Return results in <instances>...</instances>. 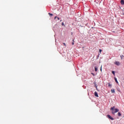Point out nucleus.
Returning a JSON list of instances; mask_svg holds the SVG:
<instances>
[{
  "instance_id": "obj_1",
  "label": "nucleus",
  "mask_w": 124,
  "mask_h": 124,
  "mask_svg": "<svg viewBox=\"0 0 124 124\" xmlns=\"http://www.w3.org/2000/svg\"><path fill=\"white\" fill-rule=\"evenodd\" d=\"M110 110L112 111L111 113L112 115H115V113H118L119 112V109L115 108V107H111Z\"/></svg>"
},
{
  "instance_id": "obj_2",
  "label": "nucleus",
  "mask_w": 124,
  "mask_h": 124,
  "mask_svg": "<svg viewBox=\"0 0 124 124\" xmlns=\"http://www.w3.org/2000/svg\"><path fill=\"white\" fill-rule=\"evenodd\" d=\"M107 118L109 119L110 120H111V121H113L114 118H113L111 116H110V115L108 114L107 115Z\"/></svg>"
},
{
  "instance_id": "obj_3",
  "label": "nucleus",
  "mask_w": 124,
  "mask_h": 124,
  "mask_svg": "<svg viewBox=\"0 0 124 124\" xmlns=\"http://www.w3.org/2000/svg\"><path fill=\"white\" fill-rule=\"evenodd\" d=\"M114 64H115V65L119 66V65H120V64H121V63H120V62H119L118 61H115L114 62Z\"/></svg>"
},
{
  "instance_id": "obj_4",
  "label": "nucleus",
  "mask_w": 124,
  "mask_h": 124,
  "mask_svg": "<svg viewBox=\"0 0 124 124\" xmlns=\"http://www.w3.org/2000/svg\"><path fill=\"white\" fill-rule=\"evenodd\" d=\"M94 95L96 96V97H98V94L97 93V92H94Z\"/></svg>"
},
{
  "instance_id": "obj_5",
  "label": "nucleus",
  "mask_w": 124,
  "mask_h": 124,
  "mask_svg": "<svg viewBox=\"0 0 124 124\" xmlns=\"http://www.w3.org/2000/svg\"><path fill=\"white\" fill-rule=\"evenodd\" d=\"M111 92L112 93H115V89H112L111 90Z\"/></svg>"
},
{
  "instance_id": "obj_6",
  "label": "nucleus",
  "mask_w": 124,
  "mask_h": 124,
  "mask_svg": "<svg viewBox=\"0 0 124 124\" xmlns=\"http://www.w3.org/2000/svg\"><path fill=\"white\" fill-rule=\"evenodd\" d=\"M114 79H115V82L117 83V84H118L119 82H118V80H117V78H114Z\"/></svg>"
},
{
  "instance_id": "obj_7",
  "label": "nucleus",
  "mask_w": 124,
  "mask_h": 124,
  "mask_svg": "<svg viewBox=\"0 0 124 124\" xmlns=\"http://www.w3.org/2000/svg\"><path fill=\"white\" fill-rule=\"evenodd\" d=\"M118 116L119 117H121V116H122V114L121 113V112H119L118 113Z\"/></svg>"
},
{
  "instance_id": "obj_8",
  "label": "nucleus",
  "mask_w": 124,
  "mask_h": 124,
  "mask_svg": "<svg viewBox=\"0 0 124 124\" xmlns=\"http://www.w3.org/2000/svg\"><path fill=\"white\" fill-rule=\"evenodd\" d=\"M121 4H124V0H121Z\"/></svg>"
},
{
  "instance_id": "obj_9",
  "label": "nucleus",
  "mask_w": 124,
  "mask_h": 124,
  "mask_svg": "<svg viewBox=\"0 0 124 124\" xmlns=\"http://www.w3.org/2000/svg\"><path fill=\"white\" fill-rule=\"evenodd\" d=\"M57 18V19L58 20H60V17H58V16H55V17H54V20H56V18Z\"/></svg>"
},
{
  "instance_id": "obj_10",
  "label": "nucleus",
  "mask_w": 124,
  "mask_h": 124,
  "mask_svg": "<svg viewBox=\"0 0 124 124\" xmlns=\"http://www.w3.org/2000/svg\"><path fill=\"white\" fill-rule=\"evenodd\" d=\"M108 87H112V85L110 83H108Z\"/></svg>"
},
{
  "instance_id": "obj_11",
  "label": "nucleus",
  "mask_w": 124,
  "mask_h": 124,
  "mask_svg": "<svg viewBox=\"0 0 124 124\" xmlns=\"http://www.w3.org/2000/svg\"><path fill=\"white\" fill-rule=\"evenodd\" d=\"M94 70H95V71H97V66H95L94 67Z\"/></svg>"
},
{
  "instance_id": "obj_12",
  "label": "nucleus",
  "mask_w": 124,
  "mask_h": 124,
  "mask_svg": "<svg viewBox=\"0 0 124 124\" xmlns=\"http://www.w3.org/2000/svg\"><path fill=\"white\" fill-rule=\"evenodd\" d=\"M112 73L113 74L114 76H115V71H112Z\"/></svg>"
},
{
  "instance_id": "obj_13",
  "label": "nucleus",
  "mask_w": 124,
  "mask_h": 124,
  "mask_svg": "<svg viewBox=\"0 0 124 124\" xmlns=\"http://www.w3.org/2000/svg\"><path fill=\"white\" fill-rule=\"evenodd\" d=\"M48 15L50 16H53V14H51L50 13H48Z\"/></svg>"
},
{
  "instance_id": "obj_14",
  "label": "nucleus",
  "mask_w": 124,
  "mask_h": 124,
  "mask_svg": "<svg viewBox=\"0 0 124 124\" xmlns=\"http://www.w3.org/2000/svg\"><path fill=\"white\" fill-rule=\"evenodd\" d=\"M100 71H102V65L101 66Z\"/></svg>"
},
{
  "instance_id": "obj_15",
  "label": "nucleus",
  "mask_w": 124,
  "mask_h": 124,
  "mask_svg": "<svg viewBox=\"0 0 124 124\" xmlns=\"http://www.w3.org/2000/svg\"><path fill=\"white\" fill-rule=\"evenodd\" d=\"M62 26H64V23L63 22L62 23Z\"/></svg>"
},
{
  "instance_id": "obj_16",
  "label": "nucleus",
  "mask_w": 124,
  "mask_h": 124,
  "mask_svg": "<svg viewBox=\"0 0 124 124\" xmlns=\"http://www.w3.org/2000/svg\"><path fill=\"white\" fill-rule=\"evenodd\" d=\"M73 42L72 44V45H73L74 44V39H73Z\"/></svg>"
},
{
  "instance_id": "obj_17",
  "label": "nucleus",
  "mask_w": 124,
  "mask_h": 124,
  "mask_svg": "<svg viewBox=\"0 0 124 124\" xmlns=\"http://www.w3.org/2000/svg\"><path fill=\"white\" fill-rule=\"evenodd\" d=\"M99 52H100V54H101V52H102V50L99 49Z\"/></svg>"
},
{
  "instance_id": "obj_18",
  "label": "nucleus",
  "mask_w": 124,
  "mask_h": 124,
  "mask_svg": "<svg viewBox=\"0 0 124 124\" xmlns=\"http://www.w3.org/2000/svg\"><path fill=\"white\" fill-rule=\"evenodd\" d=\"M63 45H64V46H66V45L65 44V43H63Z\"/></svg>"
},
{
  "instance_id": "obj_19",
  "label": "nucleus",
  "mask_w": 124,
  "mask_h": 124,
  "mask_svg": "<svg viewBox=\"0 0 124 124\" xmlns=\"http://www.w3.org/2000/svg\"><path fill=\"white\" fill-rule=\"evenodd\" d=\"M91 74H92L93 76H94V74L92 73Z\"/></svg>"
},
{
  "instance_id": "obj_20",
  "label": "nucleus",
  "mask_w": 124,
  "mask_h": 124,
  "mask_svg": "<svg viewBox=\"0 0 124 124\" xmlns=\"http://www.w3.org/2000/svg\"><path fill=\"white\" fill-rule=\"evenodd\" d=\"M121 59H122V60L123 59V57H121Z\"/></svg>"
},
{
  "instance_id": "obj_21",
  "label": "nucleus",
  "mask_w": 124,
  "mask_h": 124,
  "mask_svg": "<svg viewBox=\"0 0 124 124\" xmlns=\"http://www.w3.org/2000/svg\"><path fill=\"white\" fill-rule=\"evenodd\" d=\"M60 22H62V20H60Z\"/></svg>"
}]
</instances>
